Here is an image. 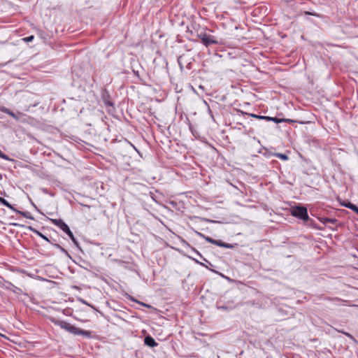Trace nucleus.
I'll list each match as a JSON object with an SVG mask.
<instances>
[{
    "mask_svg": "<svg viewBox=\"0 0 358 358\" xmlns=\"http://www.w3.org/2000/svg\"><path fill=\"white\" fill-rule=\"evenodd\" d=\"M144 343L146 345L152 348L155 347L158 345L157 343L155 341V339L150 336H147L145 337Z\"/></svg>",
    "mask_w": 358,
    "mask_h": 358,
    "instance_id": "nucleus-7",
    "label": "nucleus"
},
{
    "mask_svg": "<svg viewBox=\"0 0 358 358\" xmlns=\"http://www.w3.org/2000/svg\"><path fill=\"white\" fill-rule=\"evenodd\" d=\"M243 114H245V115H248L252 117H255L256 119H258V120H263L264 118V115H256V114H252V113H243L242 112Z\"/></svg>",
    "mask_w": 358,
    "mask_h": 358,
    "instance_id": "nucleus-18",
    "label": "nucleus"
},
{
    "mask_svg": "<svg viewBox=\"0 0 358 358\" xmlns=\"http://www.w3.org/2000/svg\"><path fill=\"white\" fill-rule=\"evenodd\" d=\"M220 308H222V309H226V308L224 306H222Z\"/></svg>",
    "mask_w": 358,
    "mask_h": 358,
    "instance_id": "nucleus-31",
    "label": "nucleus"
},
{
    "mask_svg": "<svg viewBox=\"0 0 358 358\" xmlns=\"http://www.w3.org/2000/svg\"><path fill=\"white\" fill-rule=\"evenodd\" d=\"M6 289H8V290H10L12 291L13 293L16 294H20L22 293V290L15 286L13 283H11L10 282H6Z\"/></svg>",
    "mask_w": 358,
    "mask_h": 358,
    "instance_id": "nucleus-4",
    "label": "nucleus"
},
{
    "mask_svg": "<svg viewBox=\"0 0 358 358\" xmlns=\"http://www.w3.org/2000/svg\"><path fill=\"white\" fill-rule=\"evenodd\" d=\"M28 229L33 231L34 234H36L37 236H38L39 237L42 238L43 240H45V241L50 243V244H53V240H50L46 236H45L44 234H43L41 232H40L39 231L35 229L34 228H33L32 227H29Z\"/></svg>",
    "mask_w": 358,
    "mask_h": 358,
    "instance_id": "nucleus-5",
    "label": "nucleus"
},
{
    "mask_svg": "<svg viewBox=\"0 0 358 358\" xmlns=\"http://www.w3.org/2000/svg\"><path fill=\"white\" fill-rule=\"evenodd\" d=\"M272 122H274L275 123H281V122H294V120H290V119H284V118H278L276 117H272V120H271Z\"/></svg>",
    "mask_w": 358,
    "mask_h": 358,
    "instance_id": "nucleus-10",
    "label": "nucleus"
},
{
    "mask_svg": "<svg viewBox=\"0 0 358 358\" xmlns=\"http://www.w3.org/2000/svg\"><path fill=\"white\" fill-rule=\"evenodd\" d=\"M178 64H179V66H180V69H182V63L180 62V57H179V58H178Z\"/></svg>",
    "mask_w": 358,
    "mask_h": 358,
    "instance_id": "nucleus-27",
    "label": "nucleus"
},
{
    "mask_svg": "<svg viewBox=\"0 0 358 358\" xmlns=\"http://www.w3.org/2000/svg\"><path fill=\"white\" fill-rule=\"evenodd\" d=\"M198 36L206 47L220 43L216 36H213L206 31L201 32L198 34Z\"/></svg>",
    "mask_w": 358,
    "mask_h": 358,
    "instance_id": "nucleus-2",
    "label": "nucleus"
},
{
    "mask_svg": "<svg viewBox=\"0 0 358 358\" xmlns=\"http://www.w3.org/2000/svg\"><path fill=\"white\" fill-rule=\"evenodd\" d=\"M66 234L69 236V237L71 239V241L76 244L78 245V241L75 238L73 234L72 231L69 229L68 231L66 232Z\"/></svg>",
    "mask_w": 358,
    "mask_h": 358,
    "instance_id": "nucleus-17",
    "label": "nucleus"
},
{
    "mask_svg": "<svg viewBox=\"0 0 358 358\" xmlns=\"http://www.w3.org/2000/svg\"><path fill=\"white\" fill-rule=\"evenodd\" d=\"M343 206L358 214V206H357L356 205L350 202H348L347 203H344Z\"/></svg>",
    "mask_w": 358,
    "mask_h": 358,
    "instance_id": "nucleus-11",
    "label": "nucleus"
},
{
    "mask_svg": "<svg viewBox=\"0 0 358 358\" xmlns=\"http://www.w3.org/2000/svg\"><path fill=\"white\" fill-rule=\"evenodd\" d=\"M58 227H59L65 233L70 229L69 226L63 220H62V222L59 223Z\"/></svg>",
    "mask_w": 358,
    "mask_h": 358,
    "instance_id": "nucleus-13",
    "label": "nucleus"
},
{
    "mask_svg": "<svg viewBox=\"0 0 358 358\" xmlns=\"http://www.w3.org/2000/svg\"><path fill=\"white\" fill-rule=\"evenodd\" d=\"M62 220L61 219H51L50 221L52 223H53L56 226H59V223L62 222Z\"/></svg>",
    "mask_w": 358,
    "mask_h": 358,
    "instance_id": "nucleus-22",
    "label": "nucleus"
},
{
    "mask_svg": "<svg viewBox=\"0 0 358 358\" xmlns=\"http://www.w3.org/2000/svg\"><path fill=\"white\" fill-rule=\"evenodd\" d=\"M82 302H83V303H85V304H87V305H89V304H88L87 303H86L84 300H82Z\"/></svg>",
    "mask_w": 358,
    "mask_h": 358,
    "instance_id": "nucleus-29",
    "label": "nucleus"
},
{
    "mask_svg": "<svg viewBox=\"0 0 358 358\" xmlns=\"http://www.w3.org/2000/svg\"><path fill=\"white\" fill-rule=\"evenodd\" d=\"M263 120H267V121H271L272 117L268 116H264Z\"/></svg>",
    "mask_w": 358,
    "mask_h": 358,
    "instance_id": "nucleus-26",
    "label": "nucleus"
},
{
    "mask_svg": "<svg viewBox=\"0 0 358 358\" xmlns=\"http://www.w3.org/2000/svg\"><path fill=\"white\" fill-rule=\"evenodd\" d=\"M0 158H2L7 161H13V159H10L8 155H6L3 152H2L1 150H0Z\"/></svg>",
    "mask_w": 358,
    "mask_h": 358,
    "instance_id": "nucleus-20",
    "label": "nucleus"
},
{
    "mask_svg": "<svg viewBox=\"0 0 358 358\" xmlns=\"http://www.w3.org/2000/svg\"><path fill=\"white\" fill-rule=\"evenodd\" d=\"M291 215L295 217L307 221L309 219L308 210L304 206H294L291 210Z\"/></svg>",
    "mask_w": 358,
    "mask_h": 358,
    "instance_id": "nucleus-3",
    "label": "nucleus"
},
{
    "mask_svg": "<svg viewBox=\"0 0 358 358\" xmlns=\"http://www.w3.org/2000/svg\"><path fill=\"white\" fill-rule=\"evenodd\" d=\"M34 36L33 35H31V36H27V37H25V38H22V40L24 42L28 43V42L32 41L34 40Z\"/></svg>",
    "mask_w": 358,
    "mask_h": 358,
    "instance_id": "nucleus-23",
    "label": "nucleus"
},
{
    "mask_svg": "<svg viewBox=\"0 0 358 358\" xmlns=\"http://www.w3.org/2000/svg\"><path fill=\"white\" fill-rule=\"evenodd\" d=\"M220 247L225 248H234V246L233 245H231L230 243H227L224 242H222Z\"/></svg>",
    "mask_w": 358,
    "mask_h": 358,
    "instance_id": "nucleus-21",
    "label": "nucleus"
},
{
    "mask_svg": "<svg viewBox=\"0 0 358 358\" xmlns=\"http://www.w3.org/2000/svg\"><path fill=\"white\" fill-rule=\"evenodd\" d=\"M324 299L329 300V301H340V299L338 298L331 299L329 297H326V298H324Z\"/></svg>",
    "mask_w": 358,
    "mask_h": 358,
    "instance_id": "nucleus-25",
    "label": "nucleus"
},
{
    "mask_svg": "<svg viewBox=\"0 0 358 358\" xmlns=\"http://www.w3.org/2000/svg\"><path fill=\"white\" fill-rule=\"evenodd\" d=\"M273 155L276 157H278V158H279V159L285 160V161L289 159V157L286 154H283V153H273Z\"/></svg>",
    "mask_w": 358,
    "mask_h": 358,
    "instance_id": "nucleus-15",
    "label": "nucleus"
},
{
    "mask_svg": "<svg viewBox=\"0 0 358 358\" xmlns=\"http://www.w3.org/2000/svg\"><path fill=\"white\" fill-rule=\"evenodd\" d=\"M339 332H341L342 334H343L344 335H345L347 337H348L350 339H351L352 341L354 342H357V340L355 338V337L351 335L350 334L348 333V332H345L344 331H339Z\"/></svg>",
    "mask_w": 358,
    "mask_h": 358,
    "instance_id": "nucleus-19",
    "label": "nucleus"
},
{
    "mask_svg": "<svg viewBox=\"0 0 358 358\" xmlns=\"http://www.w3.org/2000/svg\"><path fill=\"white\" fill-rule=\"evenodd\" d=\"M50 320L53 324L57 326H59L62 329L66 330L69 333L74 335H82L86 338H91V332L90 331L79 329L67 322L60 320L55 317H51Z\"/></svg>",
    "mask_w": 358,
    "mask_h": 358,
    "instance_id": "nucleus-1",
    "label": "nucleus"
},
{
    "mask_svg": "<svg viewBox=\"0 0 358 358\" xmlns=\"http://www.w3.org/2000/svg\"><path fill=\"white\" fill-rule=\"evenodd\" d=\"M304 14L305 15H313V16H316V17H320V15L318 13H311V12H309V11H305Z\"/></svg>",
    "mask_w": 358,
    "mask_h": 358,
    "instance_id": "nucleus-24",
    "label": "nucleus"
},
{
    "mask_svg": "<svg viewBox=\"0 0 358 358\" xmlns=\"http://www.w3.org/2000/svg\"><path fill=\"white\" fill-rule=\"evenodd\" d=\"M3 113L9 115L10 116L13 117V118L17 120L18 119V117L11 110H10L8 108H3L2 110H1Z\"/></svg>",
    "mask_w": 358,
    "mask_h": 358,
    "instance_id": "nucleus-14",
    "label": "nucleus"
},
{
    "mask_svg": "<svg viewBox=\"0 0 358 358\" xmlns=\"http://www.w3.org/2000/svg\"><path fill=\"white\" fill-rule=\"evenodd\" d=\"M13 210L16 212L17 214L22 215L23 217H24L26 218H28L30 220L34 219V217L31 215V213L28 211H21V210H17L16 208H15V210Z\"/></svg>",
    "mask_w": 358,
    "mask_h": 358,
    "instance_id": "nucleus-8",
    "label": "nucleus"
},
{
    "mask_svg": "<svg viewBox=\"0 0 358 358\" xmlns=\"http://www.w3.org/2000/svg\"><path fill=\"white\" fill-rule=\"evenodd\" d=\"M134 73L138 76V72H135V71H134Z\"/></svg>",
    "mask_w": 358,
    "mask_h": 358,
    "instance_id": "nucleus-30",
    "label": "nucleus"
},
{
    "mask_svg": "<svg viewBox=\"0 0 358 358\" xmlns=\"http://www.w3.org/2000/svg\"><path fill=\"white\" fill-rule=\"evenodd\" d=\"M0 202L4 205L5 206L9 208L10 209L15 210V208L13 205H11L10 203H8L5 199L3 197H0Z\"/></svg>",
    "mask_w": 358,
    "mask_h": 358,
    "instance_id": "nucleus-12",
    "label": "nucleus"
},
{
    "mask_svg": "<svg viewBox=\"0 0 358 358\" xmlns=\"http://www.w3.org/2000/svg\"><path fill=\"white\" fill-rule=\"evenodd\" d=\"M320 221L324 224H327L328 223L335 224L338 222V220L335 218L329 217H321Z\"/></svg>",
    "mask_w": 358,
    "mask_h": 358,
    "instance_id": "nucleus-9",
    "label": "nucleus"
},
{
    "mask_svg": "<svg viewBox=\"0 0 358 358\" xmlns=\"http://www.w3.org/2000/svg\"><path fill=\"white\" fill-rule=\"evenodd\" d=\"M11 224L13 225V226H16V227H22V225H21L20 224H17V223H13Z\"/></svg>",
    "mask_w": 358,
    "mask_h": 358,
    "instance_id": "nucleus-28",
    "label": "nucleus"
},
{
    "mask_svg": "<svg viewBox=\"0 0 358 358\" xmlns=\"http://www.w3.org/2000/svg\"><path fill=\"white\" fill-rule=\"evenodd\" d=\"M52 245L56 248H58L62 252L64 253L66 255H69V252H67V250L62 248L60 245L55 243V240H53V244Z\"/></svg>",
    "mask_w": 358,
    "mask_h": 358,
    "instance_id": "nucleus-16",
    "label": "nucleus"
},
{
    "mask_svg": "<svg viewBox=\"0 0 358 358\" xmlns=\"http://www.w3.org/2000/svg\"><path fill=\"white\" fill-rule=\"evenodd\" d=\"M199 235L201 236H202L208 243L218 245L220 247L221 246V244L222 242L221 240L213 239L209 236H206L205 235H203L202 234H199Z\"/></svg>",
    "mask_w": 358,
    "mask_h": 358,
    "instance_id": "nucleus-6",
    "label": "nucleus"
}]
</instances>
